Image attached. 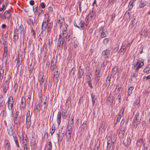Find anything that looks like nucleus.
<instances>
[{"label":"nucleus","mask_w":150,"mask_h":150,"mask_svg":"<svg viewBox=\"0 0 150 150\" xmlns=\"http://www.w3.org/2000/svg\"><path fill=\"white\" fill-rule=\"evenodd\" d=\"M8 110L6 111V110L3 111V114L5 115V116L8 115H11L12 117L13 116V112L14 110L13 108V98L12 96H10L8 101Z\"/></svg>","instance_id":"nucleus-1"},{"label":"nucleus","mask_w":150,"mask_h":150,"mask_svg":"<svg viewBox=\"0 0 150 150\" xmlns=\"http://www.w3.org/2000/svg\"><path fill=\"white\" fill-rule=\"evenodd\" d=\"M44 26L45 28V30L46 29L48 33L49 32L51 31V30L53 26L52 23L50 22V20L48 19H47L46 20V19L45 18L42 25V31L41 32V33L43 32Z\"/></svg>","instance_id":"nucleus-2"},{"label":"nucleus","mask_w":150,"mask_h":150,"mask_svg":"<svg viewBox=\"0 0 150 150\" xmlns=\"http://www.w3.org/2000/svg\"><path fill=\"white\" fill-rule=\"evenodd\" d=\"M74 25L80 29L81 30H83L84 29L85 26H87V24H86L84 21L80 19L75 20L74 22Z\"/></svg>","instance_id":"nucleus-3"},{"label":"nucleus","mask_w":150,"mask_h":150,"mask_svg":"<svg viewBox=\"0 0 150 150\" xmlns=\"http://www.w3.org/2000/svg\"><path fill=\"white\" fill-rule=\"evenodd\" d=\"M141 119V116L140 115L139 112H137L135 115L134 119L133 125L134 128H136L140 123Z\"/></svg>","instance_id":"nucleus-4"},{"label":"nucleus","mask_w":150,"mask_h":150,"mask_svg":"<svg viewBox=\"0 0 150 150\" xmlns=\"http://www.w3.org/2000/svg\"><path fill=\"white\" fill-rule=\"evenodd\" d=\"M132 136L130 134L127 135L126 139H125L123 141V144L125 146L129 145L131 144L132 140Z\"/></svg>","instance_id":"nucleus-5"},{"label":"nucleus","mask_w":150,"mask_h":150,"mask_svg":"<svg viewBox=\"0 0 150 150\" xmlns=\"http://www.w3.org/2000/svg\"><path fill=\"white\" fill-rule=\"evenodd\" d=\"M126 128L121 127L118 136L119 138L123 140L125 134Z\"/></svg>","instance_id":"nucleus-6"},{"label":"nucleus","mask_w":150,"mask_h":150,"mask_svg":"<svg viewBox=\"0 0 150 150\" xmlns=\"http://www.w3.org/2000/svg\"><path fill=\"white\" fill-rule=\"evenodd\" d=\"M110 55V51L108 50H105L102 52L101 57L105 59H108Z\"/></svg>","instance_id":"nucleus-7"},{"label":"nucleus","mask_w":150,"mask_h":150,"mask_svg":"<svg viewBox=\"0 0 150 150\" xmlns=\"http://www.w3.org/2000/svg\"><path fill=\"white\" fill-rule=\"evenodd\" d=\"M113 140H109L107 141V146L106 150H110L112 146L114 145V142L115 141L116 139L114 137Z\"/></svg>","instance_id":"nucleus-8"},{"label":"nucleus","mask_w":150,"mask_h":150,"mask_svg":"<svg viewBox=\"0 0 150 150\" xmlns=\"http://www.w3.org/2000/svg\"><path fill=\"white\" fill-rule=\"evenodd\" d=\"M94 7H93L92 8V10L90 11L89 14H88V16L86 17V20L87 21L88 19L91 20L92 18H93L94 14L96 13V12L94 11Z\"/></svg>","instance_id":"nucleus-9"},{"label":"nucleus","mask_w":150,"mask_h":150,"mask_svg":"<svg viewBox=\"0 0 150 150\" xmlns=\"http://www.w3.org/2000/svg\"><path fill=\"white\" fill-rule=\"evenodd\" d=\"M63 40V38H61V36L59 35V38L58 40L57 45V48H58V47L59 48V49L60 48L61 49L62 48L64 43Z\"/></svg>","instance_id":"nucleus-10"},{"label":"nucleus","mask_w":150,"mask_h":150,"mask_svg":"<svg viewBox=\"0 0 150 150\" xmlns=\"http://www.w3.org/2000/svg\"><path fill=\"white\" fill-rule=\"evenodd\" d=\"M113 101V97L111 94H110L106 101V104L108 105H111L112 104Z\"/></svg>","instance_id":"nucleus-11"},{"label":"nucleus","mask_w":150,"mask_h":150,"mask_svg":"<svg viewBox=\"0 0 150 150\" xmlns=\"http://www.w3.org/2000/svg\"><path fill=\"white\" fill-rule=\"evenodd\" d=\"M84 73V70L82 69H81L80 67L79 69L77 74V78L79 79H80L82 78Z\"/></svg>","instance_id":"nucleus-12"},{"label":"nucleus","mask_w":150,"mask_h":150,"mask_svg":"<svg viewBox=\"0 0 150 150\" xmlns=\"http://www.w3.org/2000/svg\"><path fill=\"white\" fill-rule=\"evenodd\" d=\"M5 148L7 150H11V145L9 141L7 139H5L4 141Z\"/></svg>","instance_id":"nucleus-13"},{"label":"nucleus","mask_w":150,"mask_h":150,"mask_svg":"<svg viewBox=\"0 0 150 150\" xmlns=\"http://www.w3.org/2000/svg\"><path fill=\"white\" fill-rule=\"evenodd\" d=\"M11 14L8 11H5L3 16L2 17L3 19H6L9 18L11 16Z\"/></svg>","instance_id":"nucleus-14"},{"label":"nucleus","mask_w":150,"mask_h":150,"mask_svg":"<svg viewBox=\"0 0 150 150\" xmlns=\"http://www.w3.org/2000/svg\"><path fill=\"white\" fill-rule=\"evenodd\" d=\"M111 79V76H108L107 77L104 84V86L105 88H108L110 86Z\"/></svg>","instance_id":"nucleus-15"},{"label":"nucleus","mask_w":150,"mask_h":150,"mask_svg":"<svg viewBox=\"0 0 150 150\" xmlns=\"http://www.w3.org/2000/svg\"><path fill=\"white\" fill-rule=\"evenodd\" d=\"M7 132L8 134L10 136H12L13 134V131L11 125L8 126L7 127Z\"/></svg>","instance_id":"nucleus-16"},{"label":"nucleus","mask_w":150,"mask_h":150,"mask_svg":"<svg viewBox=\"0 0 150 150\" xmlns=\"http://www.w3.org/2000/svg\"><path fill=\"white\" fill-rule=\"evenodd\" d=\"M100 71H95V80L96 82V83H97L99 81L100 79Z\"/></svg>","instance_id":"nucleus-17"},{"label":"nucleus","mask_w":150,"mask_h":150,"mask_svg":"<svg viewBox=\"0 0 150 150\" xmlns=\"http://www.w3.org/2000/svg\"><path fill=\"white\" fill-rule=\"evenodd\" d=\"M61 112L59 111L58 112L57 117V121L58 126L59 125L61 122Z\"/></svg>","instance_id":"nucleus-18"},{"label":"nucleus","mask_w":150,"mask_h":150,"mask_svg":"<svg viewBox=\"0 0 150 150\" xmlns=\"http://www.w3.org/2000/svg\"><path fill=\"white\" fill-rule=\"evenodd\" d=\"M128 119H127L125 122V120L124 119H122L121 121V127H123L125 128H126V126L127 125V124L128 123Z\"/></svg>","instance_id":"nucleus-19"},{"label":"nucleus","mask_w":150,"mask_h":150,"mask_svg":"<svg viewBox=\"0 0 150 150\" xmlns=\"http://www.w3.org/2000/svg\"><path fill=\"white\" fill-rule=\"evenodd\" d=\"M22 117V116H20L19 117L14 118L13 121L16 125H20L21 124V118Z\"/></svg>","instance_id":"nucleus-20"},{"label":"nucleus","mask_w":150,"mask_h":150,"mask_svg":"<svg viewBox=\"0 0 150 150\" xmlns=\"http://www.w3.org/2000/svg\"><path fill=\"white\" fill-rule=\"evenodd\" d=\"M16 61H17V64L18 65V66H19L21 64L22 62V58L21 57H19L18 56V58H17L16 59Z\"/></svg>","instance_id":"nucleus-21"},{"label":"nucleus","mask_w":150,"mask_h":150,"mask_svg":"<svg viewBox=\"0 0 150 150\" xmlns=\"http://www.w3.org/2000/svg\"><path fill=\"white\" fill-rule=\"evenodd\" d=\"M72 132H66V136L67 141H69L71 139Z\"/></svg>","instance_id":"nucleus-22"},{"label":"nucleus","mask_w":150,"mask_h":150,"mask_svg":"<svg viewBox=\"0 0 150 150\" xmlns=\"http://www.w3.org/2000/svg\"><path fill=\"white\" fill-rule=\"evenodd\" d=\"M43 51L44 52V57H45L46 56V54L47 51V45L46 43H45L44 44L43 47Z\"/></svg>","instance_id":"nucleus-23"},{"label":"nucleus","mask_w":150,"mask_h":150,"mask_svg":"<svg viewBox=\"0 0 150 150\" xmlns=\"http://www.w3.org/2000/svg\"><path fill=\"white\" fill-rule=\"evenodd\" d=\"M105 126V122L104 121L102 122L101 124L99 127V130L102 132H104L105 130L104 127Z\"/></svg>","instance_id":"nucleus-24"},{"label":"nucleus","mask_w":150,"mask_h":150,"mask_svg":"<svg viewBox=\"0 0 150 150\" xmlns=\"http://www.w3.org/2000/svg\"><path fill=\"white\" fill-rule=\"evenodd\" d=\"M22 107L25 108L26 106L25 98L24 97H23L21 100Z\"/></svg>","instance_id":"nucleus-25"},{"label":"nucleus","mask_w":150,"mask_h":150,"mask_svg":"<svg viewBox=\"0 0 150 150\" xmlns=\"http://www.w3.org/2000/svg\"><path fill=\"white\" fill-rule=\"evenodd\" d=\"M144 60L143 59H142L137 62V66L140 68L143 66L144 65Z\"/></svg>","instance_id":"nucleus-26"},{"label":"nucleus","mask_w":150,"mask_h":150,"mask_svg":"<svg viewBox=\"0 0 150 150\" xmlns=\"http://www.w3.org/2000/svg\"><path fill=\"white\" fill-rule=\"evenodd\" d=\"M134 89V87L132 86H130L128 89L127 93L128 96H131L132 93V91Z\"/></svg>","instance_id":"nucleus-27"},{"label":"nucleus","mask_w":150,"mask_h":150,"mask_svg":"<svg viewBox=\"0 0 150 150\" xmlns=\"http://www.w3.org/2000/svg\"><path fill=\"white\" fill-rule=\"evenodd\" d=\"M30 143L31 145H35V139L34 136L32 135L30 139Z\"/></svg>","instance_id":"nucleus-28"},{"label":"nucleus","mask_w":150,"mask_h":150,"mask_svg":"<svg viewBox=\"0 0 150 150\" xmlns=\"http://www.w3.org/2000/svg\"><path fill=\"white\" fill-rule=\"evenodd\" d=\"M146 4V2L141 0L139 5V8H142L145 6Z\"/></svg>","instance_id":"nucleus-29"},{"label":"nucleus","mask_w":150,"mask_h":150,"mask_svg":"<svg viewBox=\"0 0 150 150\" xmlns=\"http://www.w3.org/2000/svg\"><path fill=\"white\" fill-rule=\"evenodd\" d=\"M26 128L27 129L29 128L31 125V120L26 119Z\"/></svg>","instance_id":"nucleus-30"},{"label":"nucleus","mask_w":150,"mask_h":150,"mask_svg":"<svg viewBox=\"0 0 150 150\" xmlns=\"http://www.w3.org/2000/svg\"><path fill=\"white\" fill-rule=\"evenodd\" d=\"M148 30L147 28H143L142 29V33L141 34V35H143L145 36H146L147 34V33L148 32Z\"/></svg>","instance_id":"nucleus-31"},{"label":"nucleus","mask_w":150,"mask_h":150,"mask_svg":"<svg viewBox=\"0 0 150 150\" xmlns=\"http://www.w3.org/2000/svg\"><path fill=\"white\" fill-rule=\"evenodd\" d=\"M91 96L93 105H94L95 103V101L97 100V98L95 95H93V93L91 94Z\"/></svg>","instance_id":"nucleus-32"},{"label":"nucleus","mask_w":150,"mask_h":150,"mask_svg":"<svg viewBox=\"0 0 150 150\" xmlns=\"http://www.w3.org/2000/svg\"><path fill=\"white\" fill-rule=\"evenodd\" d=\"M22 139L23 140V144H27L28 138L26 135L23 134Z\"/></svg>","instance_id":"nucleus-33"},{"label":"nucleus","mask_w":150,"mask_h":150,"mask_svg":"<svg viewBox=\"0 0 150 150\" xmlns=\"http://www.w3.org/2000/svg\"><path fill=\"white\" fill-rule=\"evenodd\" d=\"M58 136V141H60V142L63 139V137L64 136V134L63 132L62 133V134H60V132H59Z\"/></svg>","instance_id":"nucleus-34"},{"label":"nucleus","mask_w":150,"mask_h":150,"mask_svg":"<svg viewBox=\"0 0 150 150\" xmlns=\"http://www.w3.org/2000/svg\"><path fill=\"white\" fill-rule=\"evenodd\" d=\"M18 31V30L16 31H15L14 34L13 35V39L15 40V41L17 40L18 38V34L17 33Z\"/></svg>","instance_id":"nucleus-35"},{"label":"nucleus","mask_w":150,"mask_h":150,"mask_svg":"<svg viewBox=\"0 0 150 150\" xmlns=\"http://www.w3.org/2000/svg\"><path fill=\"white\" fill-rule=\"evenodd\" d=\"M62 117L64 119H65L67 117V112L66 110H64L62 112Z\"/></svg>","instance_id":"nucleus-36"},{"label":"nucleus","mask_w":150,"mask_h":150,"mask_svg":"<svg viewBox=\"0 0 150 150\" xmlns=\"http://www.w3.org/2000/svg\"><path fill=\"white\" fill-rule=\"evenodd\" d=\"M107 32H106V31H103L101 32L100 34V37L102 38H103L106 37L107 36Z\"/></svg>","instance_id":"nucleus-37"},{"label":"nucleus","mask_w":150,"mask_h":150,"mask_svg":"<svg viewBox=\"0 0 150 150\" xmlns=\"http://www.w3.org/2000/svg\"><path fill=\"white\" fill-rule=\"evenodd\" d=\"M40 103H38L35 106V109L33 110V112H35L36 113L38 112L40 108Z\"/></svg>","instance_id":"nucleus-38"},{"label":"nucleus","mask_w":150,"mask_h":150,"mask_svg":"<svg viewBox=\"0 0 150 150\" xmlns=\"http://www.w3.org/2000/svg\"><path fill=\"white\" fill-rule=\"evenodd\" d=\"M13 137L14 138V139L15 142L16 146L17 147H18L19 146L18 144V140L17 137H15L14 136H13Z\"/></svg>","instance_id":"nucleus-39"},{"label":"nucleus","mask_w":150,"mask_h":150,"mask_svg":"<svg viewBox=\"0 0 150 150\" xmlns=\"http://www.w3.org/2000/svg\"><path fill=\"white\" fill-rule=\"evenodd\" d=\"M148 65L147 66V67H146L143 70V72L144 73H146L147 74H148L149 71L150 70V67H149Z\"/></svg>","instance_id":"nucleus-40"},{"label":"nucleus","mask_w":150,"mask_h":150,"mask_svg":"<svg viewBox=\"0 0 150 150\" xmlns=\"http://www.w3.org/2000/svg\"><path fill=\"white\" fill-rule=\"evenodd\" d=\"M72 126L68 125L67 128L66 132H72Z\"/></svg>","instance_id":"nucleus-41"},{"label":"nucleus","mask_w":150,"mask_h":150,"mask_svg":"<svg viewBox=\"0 0 150 150\" xmlns=\"http://www.w3.org/2000/svg\"><path fill=\"white\" fill-rule=\"evenodd\" d=\"M126 51V49L125 48H122V47H121V48L120 49V50H119V52H120V53H121V54L122 55H123L124 54V53Z\"/></svg>","instance_id":"nucleus-42"},{"label":"nucleus","mask_w":150,"mask_h":150,"mask_svg":"<svg viewBox=\"0 0 150 150\" xmlns=\"http://www.w3.org/2000/svg\"><path fill=\"white\" fill-rule=\"evenodd\" d=\"M109 40V39L108 38H105L103 40V44L104 45H107L108 43Z\"/></svg>","instance_id":"nucleus-43"},{"label":"nucleus","mask_w":150,"mask_h":150,"mask_svg":"<svg viewBox=\"0 0 150 150\" xmlns=\"http://www.w3.org/2000/svg\"><path fill=\"white\" fill-rule=\"evenodd\" d=\"M7 47H4V56L6 57L7 55Z\"/></svg>","instance_id":"nucleus-44"},{"label":"nucleus","mask_w":150,"mask_h":150,"mask_svg":"<svg viewBox=\"0 0 150 150\" xmlns=\"http://www.w3.org/2000/svg\"><path fill=\"white\" fill-rule=\"evenodd\" d=\"M89 79H88V81H87V82L88 83V85L89 86V87L91 88H93V86L92 84V83H91V81L90 80H91V78L90 76H89Z\"/></svg>","instance_id":"nucleus-45"},{"label":"nucleus","mask_w":150,"mask_h":150,"mask_svg":"<svg viewBox=\"0 0 150 150\" xmlns=\"http://www.w3.org/2000/svg\"><path fill=\"white\" fill-rule=\"evenodd\" d=\"M118 69L117 67H114L112 69V73L114 75H115L118 71Z\"/></svg>","instance_id":"nucleus-46"},{"label":"nucleus","mask_w":150,"mask_h":150,"mask_svg":"<svg viewBox=\"0 0 150 150\" xmlns=\"http://www.w3.org/2000/svg\"><path fill=\"white\" fill-rule=\"evenodd\" d=\"M38 5H35L33 7V11L34 12H36L38 10Z\"/></svg>","instance_id":"nucleus-47"},{"label":"nucleus","mask_w":150,"mask_h":150,"mask_svg":"<svg viewBox=\"0 0 150 150\" xmlns=\"http://www.w3.org/2000/svg\"><path fill=\"white\" fill-rule=\"evenodd\" d=\"M79 43L78 41L76 39L75 40V41H74V47L75 48H76L79 45Z\"/></svg>","instance_id":"nucleus-48"},{"label":"nucleus","mask_w":150,"mask_h":150,"mask_svg":"<svg viewBox=\"0 0 150 150\" xmlns=\"http://www.w3.org/2000/svg\"><path fill=\"white\" fill-rule=\"evenodd\" d=\"M4 101V98L3 97V96L1 95V97H0V108L2 106V104L3 103Z\"/></svg>","instance_id":"nucleus-49"},{"label":"nucleus","mask_w":150,"mask_h":150,"mask_svg":"<svg viewBox=\"0 0 150 150\" xmlns=\"http://www.w3.org/2000/svg\"><path fill=\"white\" fill-rule=\"evenodd\" d=\"M3 87L4 92L6 93V91L8 89V85H7L5 84L3 86Z\"/></svg>","instance_id":"nucleus-50"},{"label":"nucleus","mask_w":150,"mask_h":150,"mask_svg":"<svg viewBox=\"0 0 150 150\" xmlns=\"http://www.w3.org/2000/svg\"><path fill=\"white\" fill-rule=\"evenodd\" d=\"M59 76H57V75H56L54 76L53 77V80L54 81H55V82H57L58 81V78L59 77Z\"/></svg>","instance_id":"nucleus-51"},{"label":"nucleus","mask_w":150,"mask_h":150,"mask_svg":"<svg viewBox=\"0 0 150 150\" xmlns=\"http://www.w3.org/2000/svg\"><path fill=\"white\" fill-rule=\"evenodd\" d=\"M64 21H61L60 20H58V24L59 26V28L60 29H61L62 26V24H63V22Z\"/></svg>","instance_id":"nucleus-52"},{"label":"nucleus","mask_w":150,"mask_h":150,"mask_svg":"<svg viewBox=\"0 0 150 150\" xmlns=\"http://www.w3.org/2000/svg\"><path fill=\"white\" fill-rule=\"evenodd\" d=\"M31 34L32 36H34V38H35V36L36 35V33L35 31L33 29V28H31Z\"/></svg>","instance_id":"nucleus-53"},{"label":"nucleus","mask_w":150,"mask_h":150,"mask_svg":"<svg viewBox=\"0 0 150 150\" xmlns=\"http://www.w3.org/2000/svg\"><path fill=\"white\" fill-rule=\"evenodd\" d=\"M28 24L30 25H33L34 24V23L33 21V20L32 19L30 18L29 19L28 21Z\"/></svg>","instance_id":"nucleus-54"},{"label":"nucleus","mask_w":150,"mask_h":150,"mask_svg":"<svg viewBox=\"0 0 150 150\" xmlns=\"http://www.w3.org/2000/svg\"><path fill=\"white\" fill-rule=\"evenodd\" d=\"M42 9L39 8V10H38L37 11V13L38 16H39L42 13Z\"/></svg>","instance_id":"nucleus-55"},{"label":"nucleus","mask_w":150,"mask_h":150,"mask_svg":"<svg viewBox=\"0 0 150 150\" xmlns=\"http://www.w3.org/2000/svg\"><path fill=\"white\" fill-rule=\"evenodd\" d=\"M55 130V127H54L52 126L51 128L50 133L52 135L53 134Z\"/></svg>","instance_id":"nucleus-56"},{"label":"nucleus","mask_w":150,"mask_h":150,"mask_svg":"<svg viewBox=\"0 0 150 150\" xmlns=\"http://www.w3.org/2000/svg\"><path fill=\"white\" fill-rule=\"evenodd\" d=\"M108 62V61L107 60H104L103 63H102V65H103V67H104L106 66L107 65V63Z\"/></svg>","instance_id":"nucleus-57"},{"label":"nucleus","mask_w":150,"mask_h":150,"mask_svg":"<svg viewBox=\"0 0 150 150\" xmlns=\"http://www.w3.org/2000/svg\"><path fill=\"white\" fill-rule=\"evenodd\" d=\"M56 60L54 58H52L51 60V64L56 65Z\"/></svg>","instance_id":"nucleus-58"},{"label":"nucleus","mask_w":150,"mask_h":150,"mask_svg":"<svg viewBox=\"0 0 150 150\" xmlns=\"http://www.w3.org/2000/svg\"><path fill=\"white\" fill-rule=\"evenodd\" d=\"M101 69V67H100V64H98L96 68V69L95 71H100Z\"/></svg>","instance_id":"nucleus-59"},{"label":"nucleus","mask_w":150,"mask_h":150,"mask_svg":"<svg viewBox=\"0 0 150 150\" xmlns=\"http://www.w3.org/2000/svg\"><path fill=\"white\" fill-rule=\"evenodd\" d=\"M121 87V85L119 84H117L116 86V88H115V90L117 89V91H118V93L120 90Z\"/></svg>","instance_id":"nucleus-60"},{"label":"nucleus","mask_w":150,"mask_h":150,"mask_svg":"<svg viewBox=\"0 0 150 150\" xmlns=\"http://www.w3.org/2000/svg\"><path fill=\"white\" fill-rule=\"evenodd\" d=\"M44 81V79L43 76L42 77H40V79H39V82L40 83V85H41L42 84Z\"/></svg>","instance_id":"nucleus-61"},{"label":"nucleus","mask_w":150,"mask_h":150,"mask_svg":"<svg viewBox=\"0 0 150 150\" xmlns=\"http://www.w3.org/2000/svg\"><path fill=\"white\" fill-rule=\"evenodd\" d=\"M125 16L127 19H129L130 17V15L129 13V12H127V11L126 12Z\"/></svg>","instance_id":"nucleus-62"},{"label":"nucleus","mask_w":150,"mask_h":150,"mask_svg":"<svg viewBox=\"0 0 150 150\" xmlns=\"http://www.w3.org/2000/svg\"><path fill=\"white\" fill-rule=\"evenodd\" d=\"M53 9L52 7L50 6L48 8V13H52L53 11Z\"/></svg>","instance_id":"nucleus-63"},{"label":"nucleus","mask_w":150,"mask_h":150,"mask_svg":"<svg viewBox=\"0 0 150 150\" xmlns=\"http://www.w3.org/2000/svg\"><path fill=\"white\" fill-rule=\"evenodd\" d=\"M105 30H104V28L103 27L101 26L100 27L98 30V31L99 33L100 32H103Z\"/></svg>","instance_id":"nucleus-64"}]
</instances>
